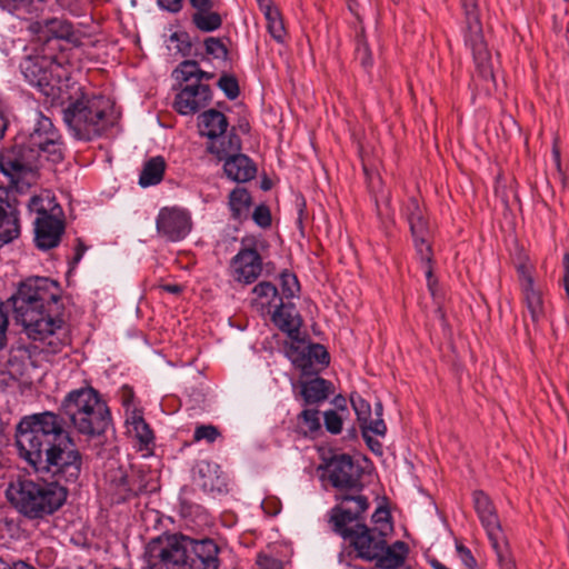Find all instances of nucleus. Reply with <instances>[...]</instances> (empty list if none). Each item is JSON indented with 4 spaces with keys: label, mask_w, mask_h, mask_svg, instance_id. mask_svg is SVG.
Returning a JSON list of instances; mask_svg holds the SVG:
<instances>
[{
    "label": "nucleus",
    "mask_w": 569,
    "mask_h": 569,
    "mask_svg": "<svg viewBox=\"0 0 569 569\" xmlns=\"http://www.w3.org/2000/svg\"><path fill=\"white\" fill-rule=\"evenodd\" d=\"M389 512L386 509L379 508L372 516L375 522L388 521Z\"/></svg>",
    "instance_id": "57"
},
{
    "label": "nucleus",
    "mask_w": 569,
    "mask_h": 569,
    "mask_svg": "<svg viewBox=\"0 0 569 569\" xmlns=\"http://www.w3.org/2000/svg\"><path fill=\"white\" fill-rule=\"evenodd\" d=\"M6 128H0V138H2Z\"/></svg>",
    "instance_id": "63"
},
{
    "label": "nucleus",
    "mask_w": 569,
    "mask_h": 569,
    "mask_svg": "<svg viewBox=\"0 0 569 569\" xmlns=\"http://www.w3.org/2000/svg\"><path fill=\"white\" fill-rule=\"evenodd\" d=\"M68 98L70 101L62 110L63 121L77 140H93L112 126L113 108L109 99L82 92Z\"/></svg>",
    "instance_id": "3"
},
{
    "label": "nucleus",
    "mask_w": 569,
    "mask_h": 569,
    "mask_svg": "<svg viewBox=\"0 0 569 569\" xmlns=\"http://www.w3.org/2000/svg\"><path fill=\"white\" fill-rule=\"evenodd\" d=\"M227 177L237 182H246L254 178L257 169L246 154L237 153L224 161Z\"/></svg>",
    "instance_id": "28"
},
{
    "label": "nucleus",
    "mask_w": 569,
    "mask_h": 569,
    "mask_svg": "<svg viewBox=\"0 0 569 569\" xmlns=\"http://www.w3.org/2000/svg\"><path fill=\"white\" fill-rule=\"evenodd\" d=\"M16 446L20 457L53 483H73L81 473L82 456L54 412L23 417L17 426Z\"/></svg>",
    "instance_id": "1"
},
{
    "label": "nucleus",
    "mask_w": 569,
    "mask_h": 569,
    "mask_svg": "<svg viewBox=\"0 0 569 569\" xmlns=\"http://www.w3.org/2000/svg\"><path fill=\"white\" fill-rule=\"evenodd\" d=\"M280 287L286 298H293L300 289L297 277L288 271L280 274Z\"/></svg>",
    "instance_id": "41"
},
{
    "label": "nucleus",
    "mask_w": 569,
    "mask_h": 569,
    "mask_svg": "<svg viewBox=\"0 0 569 569\" xmlns=\"http://www.w3.org/2000/svg\"><path fill=\"white\" fill-rule=\"evenodd\" d=\"M219 436V431L216 427L209 426H199L194 430L193 438L196 441L207 440L208 442H213Z\"/></svg>",
    "instance_id": "50"
},
{
    "label": "nucleus",
    "mask_w": 569,
    "mask_h": 569,
    "mask_svg": "<svg viewBox=\"0 0 569 569\" xmlns=\"http://www.w3.org/2000/svg\"><path fill=\"white\" fill-rule=\"evenodd\" d=\"M402 216L409 224L411 234H429L425 210L416 198L408 199L402 208Z\"/></svg>",
    "instance_id": "30"
},
{
    "label": "nucleus",
    "mask_w": 569,
    "mask_h": 569,
    "mask_svg": "<svg viewBox=\"0 0 569 569\" xmlns=\"http://www.w3.org/2000/svg\"><path fill=\"white\" fill-rule=\"evenodd\" d=\"M13 2H24L26 0H12Z\"/></svg>",
    "instance_id": "64"
},
{
    "label": "nucleus",
    "mask_w": 569,
    "mask_h": 569,
    "mask_svg": "<svg viewBox=\"0 0 569 569\" xmlns=\"http://www.w3.org/2000/svg\"><path fill=\"white\" fill-rule=\"evenodd\" d=\"M156 228L157 232L166 240L181 241L191 232V214L183 208L163 207L157 216Z\"/></svg>",
    "instance_id": "13"
},
{
    "label": "nucleus",
    "mask_w": 569,
    "mask_h": 569,
    "mask_svg": "<svg viewBox=\"0 0 569 569\" xmlns=\"http://www.w3.org/2000/svg\"><path fill=\"white\" fill-rule=\"evenodd\" d=\"M298 386L300 388V396L306 406L319 405L326 401L333 392L332 383L321 377L301 380Z\"/></svg>",
    "instance_id": "27"
},
{
    "label": "nucleus",
    "mask_w": 569,
    "mask_h": 569,
    "mask_svg": "<svg viewBox=\"0 0 569 569\" xmlns=\"http://www.w3.org/2000/svg\"><path fill=\"white\" fill-rule=\"evenodd\" d=\"M170 42L176 43V50L181 53V56H189L191 52V42L189 34L186 32H174L170 37Z\"/></svg>",
    "instance_id": "49"
},
{
    "label": "nucleus",
    "mask_w": 569,
    "mask_h": 569,
    "mask_svg": "<svg viewBox=\"0 0 569 569\" xmlns=\"http://www.w3.org/2000/svg\"><path fill=\"white\" fill-rule=\"evenodd\" d=\"M191 21L197 29L203 32L216 31L222 24L221 16L213 9H204L193 12Z\"/></svg>",
    "instance_id": "35"
},
{
    "label": "nucleus",
    "mask_w": 569,
    "mask_h": 569,
    "mask_svg": "<svg viewBox=\"0 0 569 569\" xmlns=\"http://www.w3.org/2000/svg\"><path fill=\"white\" fill-rule=\"evenodd\" d=\"M260 8L263 10L267 8V6H270V0H257Z\"/></svg>",
    "instance_id": "62"
},
{
    "label": "nucleus",
    "mask_w": 569,
    "mask_h": 569,
    "mask_svg": "<svg viewBox=\"0 0 569 569\" xmlns=\"http://www.w3.org/2000/svg\"><path fill=\"white\" fill-rule=\"evenodd\" d=\"M258 569H284V561L271 551H261L257 555Z\"/></svg>",
    "instance_id": "40"
},
{
    "label": "nucleus",
    "mask_w": 569,
    "mask_h": 569,
    "mask_svg": "<svg viewBox=\"0 0 569 569\" xmlns=\"http://www.w3.org/2000/svg\"><path fill=\"white\" fill-rule=\"evenodd\" d=\"M158 6L171 13H177L182 9L183 0H157Z\"/></svg>",
    "instance_id": "53"
},
{
    "label": "nucleus",
    "mask_w": 569,
    "mask_h": 569,
    "mask_svg": "<svg viewBox=\"0 0 569 569\" xmlns=\"http://www.w3.org/2000/svg\"><path fill=\"white\" fill-rule=\"evenodd\" d=\"M457 550L460 553L462 561L465 562L466 566L472 567L476 565V560L468 548L463 546H458Z\"/></svg>",
    "instance_id": "55"
},
{
    "label": "nucleus",
    "mask_w": 569,
    "mask_h": 569,
    "mask_svg": "<svg viewBox=\"0 0 569 569\" xmlns=\"http://www.w3.org/2000/svg\"><path fill=\"white\" fill-rule=\"evenodd\" d=\"M253 221L261 228H268L271 224V213L267 206L256 207L252 213Z\"/></svg>",
    "instance_id": "51"
},
{
    "label": "nucleus",
    "mask_w": 569,
    "mask_h": 569,
    "mask_svg": "<svg viewBox=\"0 0 569 569\" xmlns=\"http://www.w3.org/2000/svg\"><path fill=\"white\" fill-rule=\"evenodd\" d=\"M118 493L122 499H127L129 496L136 493L134 489L129 486L128 478L123 475L120 477V482L118 485Z\"/></svg>",
    "instance_id": "54"
},
{
    "label": "nucleus",
    "mask_w": 569,
    "mask_h": 569,
    "mask_svg": "<svg viewBox=\"0 0 569 569\" xmlns=\"http://www.w3.org/2000/svg\"><path fill=\"white\" fill-rule=\"evenodd\" d=\"M127 433L137 441L140 451H150L154 445V435L143 418L142 410H130L126 416Z\"/></svg>",
    "instance_id": "25"
},
{
    "label": "nucleus",
    "mask_w": 569,
    "mask_h": 569,
    "mask_svg": "<svg viewBox=\"0 0 569 569\" xmlns=\"http://www.w3.org/2000/svg\"><path fill=\"white\" fill-rule=\"evenodd\" d=\"M521 293L531 320L538 322L545 315L543 300L540 288L535 284L531 269L526 263L517 267Z\"/></svg>",
    "instance_id": "21"
},
{
    "label": "nucleus",
    "mask_w": 569,
    "mask_h": 569,
    "mask_svg": "<svg viewBox=\"0 0 569 569\" xmlns=\"http://www.w3.org/2000/svg\"><path fill=\"white\" fill-rule=\"evenodd\" d=\"M34 161L36 157L32 153L26 156L21 148L4 150L0 153V171L11 179H19L33 169Z\"/></svg>",
    "instance_id": "24"
},
{
    "label": "nucleus",
    "mask_w": 569,
    "mask_h": 569,
    "mask_svg": "<svg viewBox=\"0 0 569 569\" xmlns=\"http://www.w3.org/2000/svg\"><path fill=\"white\" fill-rule=\"evenodd\" d=\"M162 289L173 295L181 292V287L179 284H164L162 286Z\"/></svg>",
    "instance_id": "60"
},
{
    "label": "nucleus",
    "mask_w": 569,
    "mask_h": 569,
    "mask_svg": "<svg viewBox=\"0 0 569 569\" xmlns=\"http://www.w3.org/2000/svg\"><path fill=\"white\" fill-rule=\"evenodd\" d=\"M228 120L226 116L214 109H210L204 111L199 117V129L201 134L206 136L210 139L221 136L227 132L228 129Z\"/></svg>",
    "instance_id": "31"
},
{
    "label": "nucleus",
    "mask_w": 569,
    "mask_h": 569,
    "mask_svg": "<svg viewBox=\"0 0 569 569\" xmlns=\"http://www.w3.org/2000/svg\"><path fill=\"white\" fill-rule=\"evenodd\" d=\"M251 196L246 188L238 187L229 196V208L233 219L243 220L249 217Z\"/></svg>",
    "instance_id": "33"
},
{
    "label": "nucleus",
    "mask_w": 569,
    "mask_h": 569,
    "mask_svg": "<svg viewBox=\"0 0 569 569\" xmlns=\"http://www.w3.org/2000/svg\"><path fill=\"white\" fill-rule=\"evenodd\" d=\"M412 238H413L417 254L419 256L421 262L425 264L423 268H425V273L428 278L429 287H431L430 279L432 276V271H431L429 263L431 261L432 252H431V247L428 241L429 234H412Z\"/></svg>",
    "instance_id": "37"
},
{
    "label": "nucleus",
    "mask_w": 569,
    "mask_h": 569,
    "mask_svg": "<svg viewBox=\"0 0 569 569\" xmlns=\"http://www.w3.org/2000/svg\"><path fill=\"white\" fill-rule=\"evenodd\" d=\"M211 100V89L208 84L196 83L186 86L177 93L173 107L182 116L194 114Z\"/></svg>",
    "instance_id": "20"
},
{
    "label": "nucleus",
    "mask_w": 569,
    "mask_h": 569,
    "mask_svg": "<svg viewBox=\"0 0 569 569\" xmlns=\"http://www.w3.org/2000/svg\"><path fill=\"white\" fill-rule=\"evenodd\" d=\"M461 6L468 30L466 42L470 46L477 69L483 79H492L491 56L482 36L477 0H461Z\"/></svg>",
    "instance_id": "10"
},
{
    "label": "nucleus",
    "mask_w": 569,
    "mask_h": 569,
    "mask_svg": "<svg viewBox=\"0 0 569 569\" xmlns=\"http://www.w3.org/2000/svg\"><path fill=\"white\" fill-rule=\"evenodd\" d=\"M271 319L279 330L284 332L291 340H297L300 336L302 319L293 303L280 301L279 305H276Z\"/></svg>",
    "instance_id": "26"
},
{
    "label": "nucleus",
    "mask_w": 569,
    "mask_h": 569,
    "mask_svg": "<svg viewBox=\"0 0 569 569\" xmlns=\"http://www.w3.org/2000/svg\"><path fill=\"white\" fill-rule=\"evenodd\" d=\"M340 505L331 510L333 530L340 536L349 533L350 523L357 521L369 507L368 499L362 495H341Z\"/></svg>",
    "instance_id": "15"
},
{
    "label": "nucleus",
    "mask_w": 569,
    "mask_h": 569,
    "mask_svg": "<svg viewBox=\"0 0 569 569\" xmlns=\"http://www.w3.org/2000/svg\"><path fill=\"white\" fill-rule=\"evenodd\" d=\"M28 208L37 213L34 219V243L40 250L57 247L64 232V223L56 214L59 207L49 196H34L30 199Z\"/></svg>",
    "instance_id": "8"
},
{
    "label": "nucleus",
    "mask_w": 569,
    "mask_h": 569,
    "mask_svg": "<svg viewBox=\"0 0 569 569\" xmlns=\"http://www.w3.org/2000/svg\"><path fill=\"white\" fill-rule=\"evenodd\" d=\"M362 429L363 437L367 438L369 433L375 436H385L387 432V426L382 418L371 419L369 418L363 425L360 426Z\"/></svg>",
    "instance_id": "48"
},
{
    "label": "nucleus",
    "mask_w": 569,
    "mask_h": 569,
    "mask_svg": "<svg viewBox=\"0 0 569 569\" xmlns=\"http://www.w3.org/2000/svg\"><path fill=\"white\" fill-rule=\"evenodd\" d=\"M284 353L302 376L317 373V365L325 367L330 361L329 353L322 345L306 343L300 336L284 345Z\"/></svg>",
    "instance_id": "12"
},
{
    "label": "nucleus",
    "mask_w": 569,
    "mask_h": 569,
    "mask_svg": "<svg viewBox=\"0 0 569 569\" xmlns=\"http://www.w3.org/2000/svg\"><path fill=\"white\" fill-rule=\"evenodd\" d=\"M121 403L124 409V417L128 416L130 410H142L134 403L133 391L129 387H123L121 392Z\"/></svg>",
    "instance_id": "52"
},
{
    "label": "nucleus",
    "mask_w": 569,
    "mask_h": 569,
    "mask_svg": "<svg viewBox=\"0 0 569 569\" xmlns=\"http://www.w3.org/2000/svg\"><path fill=\"white\" fill-rule=\"evenodd\" d=\"M18 200L6 189H0V244H8L21 233Z\"/></svg>",
    "instance_id": "16"
},
{
    "label": "nucleus",
    "mask_w": 569,
    "mask_h": 569,
    "mask_svg": "<svg viewBox=\"0 0 569 569\" xmlns=\"http://www.w3.org/2000/svg\"><path fill=\"white\" fill-rule=\"evenodd\" d=\"M193 479L196 485L204 492L220 495L228 491L227 478L216 463L209 461L199 462L196 467Z\"/></svg>",
    "instance_id": "23"
},
{
    "label": "nucleus",
    "mask_w": 569,
    "mask_h": 569,
    "mask_svg": "<svg viewBox=\"0 0 569 569\" xmlns=\"http://www.w3.org/2000/svg\"><path fill=\"white\" fill-rule=\"evenodd\" d=\"M62 412L83 435L103 433L110 421L109 409L91 387L70 391L61 403Z\"/></svg>",
    "instance_id": "6"
},
{
    "label": "nucleus",
    "mask_w": 569,
    "mask_h": 569,
    "mask_svg": "<svg viewBox=\"0 0 569 569\" xmlns=\"http://www.w3.org/2000/svg\"><path fill=\"white\" fill-rule=\"evenodd\" d=\"M218 87L223 91L227 98L233 100L239 96V84L234 77L223 74L218 81Z\"/></svg>",
    "instance_id": "47"
},
{
    "label": "nucleus",
    "mask_w": 569,
    "mask_h": 569,
    "mask_svg": "<svg viewBox=\"0 0 569 569\" xmlns=\"http://www.w3.org/2000/svg\"><path fill=\"white\" fill-rule=\"evenodd\" d=\"M253 293L260 300V305L262 307H276V305H279L280 301H282V298L279 296L277 288L271 282H259L257 286H254Z\"/></svg>",
    "instance_id": "38"
},
{
    "label": "nucleus",
    "mask_w": 569,
    "mask_h": 569,
    "mask_svg": "<svg viewBox=\"0 0 569 569\" xmlns=\"http://www.w3.org/2000/svg\"><path fill=\"white\" fill-rule=\"evenodd\" d=\"M351 405L360 426L369 420L371 417V407L368 401L362 399L360 396H351Z\"/></svg>",
    "instance_id": "43"
},
{
    "label": "nucleus",
    "mask_w": 569,
    "mask_h": 569,
    "mask_svg": "<svg viewBox=\"0 0 569 569\" xmlns=\"http://www.w3.org/2000/svg\"><path fill=\"white\" fill-rule=\"evenodd\" d=\"M61 289L57 281L32 277L21 282L13 296L16 319L36 348L48 355L62 352L70 343V330L61 317Z\"/></svg>",
    "instance_id": "2"
},
{
    "label": "nucleus",
    "mask_w": 569,
    "mask_h": 569,
    "mask_svg": "<svg viewBox=\"0 0 569 569\" xmlns=\"http://www.w3.org/2000/svg\"><path fill=\"white\" fill-rule=\"evenodd\" d=\"M473 503L477 515L488 535L493 550L500 563H508V552L505 535L496 512V509L489 497L482 491L473 493Z\"/></svg>",
    "instance_id": "11"
},
{
    "label": "nucleus",
    "mask_w": 569,
    "mask_h": 569,
    "mask_svg": "<svg viewBox=\"0 0 569 569\" xmlns=\"http://www.w3.org/2000/svg\"><path fill=\"white\" fill-rule=\"evenodd\" d=\"M84 251H86V247L81 242H79L76 248V254H74L76 262H79L81 260Z\"/></svg>",
    "instance_id": "59"
},
{
    "label": "nucleus",
    "mask_w": 569,
    "mask_h": 569,
    "mask_svg": "<svg viewBox=\"0 0 569 569\" xmlns=\"http://www.w3.org/2000/svg\"><path fill=\"white\" fill-rule=\"evenodd\" d=\"M407 546L402 541H396L391 546L385 542L381 553L375 559L377 567L383 569H397L402 566L407 555Z\"/></svg>",
    "instance_id": "32"
},
{
    "label": "nucleus",
    "mask_w": 569,
    "mask_h": 569,
    "mask_svg": "<svg viewBox=\"0 0 569 569\" xmlns=\"http://www.w3.org/2000/svg\"><path fill=\"white\" fill-rule=\"evenodd\" d=\"M19 69L23 79L52 102H64L70 79L69 63L36 51L23 57Z\"/></svg>",
    "instance_id": "4"
},
{
    "label": "nucleus",
    "mask_w": 569,
    "mask_h": 569,
    "mask_svg": "<svg viewBox=\"0 0 569 569\" xmlns=\"http://www.w3.org/2000/svg\"><path fill=\"white\" fill-rule=\"evenodd\" d=\"M253 241H242V248L230 261L231 278L242 284L254 282L262 272V258L253 246Z\"/></svg>",
    "instance_id": "14"
},
{
    "label": "nucleus",
    "mask_w": 569,
    "mask_h": 569,
    "mask_svg": "<svg viewBox=\"0 0 569 569\" xmlns=\"http://www.w3.org/2000/svg\"><path fill=\"white\" fill-rule=\"evenodd\" d=\"M191 8L196 11L204 9H213V0H189Z\"/></svg>",
    "instance_id": "56"
},
{
    "label": "nucleus",
    "mask_w": 569,
    "mask_h": 569,
    "mask_svg": "<svg viewBox=\"0 0 569 569\" xmlns=\"http://www.w3.org/2000/svg\"><path fill=\"white\" fill-rule=\"evenodd\" d=\"M30 31L37 34L39 41L51 39L66 40L73 46L81 44V37L72 24L66 20L53 18L46 21H37L30 24Z\"/></svg>",
    "instance_id": "18"
},
{
    "label": "nucleus",
    "mask_w": 569,
    "mask_h": 569,
    "mask_svg": "<svg viewBox=\"0 0 569 569\" xmlns=\"http://www.w3.org/2000/svg\"><path fill=\"white\" fill-rule=\"evenodd\" d=\"M323 422L327 431L332 435H339L342 430L343 420L336 410L325 411Z\"/></svg>",
    "instance_id": "46"
},
{
    "label": "nucleus",
    "mask_w": 569,
    "mask_h": 569,
    "mask_svg": "<svg viewBox=\"0 0 569 569\" xmlns=\"http://www.w3.org/2000/svg\"><path fill=\"white\" fill-rule=\"evenodd\" d=\"M36 122L28 138L27 148L36 159L43 158L52 163H59L64 158L66 147L59 130L50 118L41 112L36 113Z\"/></svg>",
    "instance_id": "9"
},
{
    "label": "nucleus",
    "mask_w": 569,
    "mask_h": 569,
    "mask_svg": "<svg viewBox=\"0 0 569 569\" xmlns=\"http://www.w3.org/2000/svg\"><path fill=\"white\" fill-rule=\"evenodd\" d=\"M7 497L22 515L38 519L58 510L67 499V490L52 481L22 479L9 486Z\"/></svg>",
    "instance_id": "5"
},
{
    "label": "nucleus",
    "mask_w": 569,
    "mask_h": 569,
    "mask_svg": "<svg viewBox=\"0 0 569 569\" xmlns=\"http://www.w3.org/2000/svg\"><path fill=\"white\" fill-rule=\"evenodd\" d=\"M356 57L365 68L372 64V56L369 44L362 34L358 36L357 39Z\"/></svg>",
    "instance_id": "45"
},
{
    "label": "nucleus",
    "mask_w": 569,
    "mask_h": 569,
    "mask_svg": "<svg viewBox=\"0 0 569 569\" xmlns=\"http://www.w3.org/2000/svg\"><path fill=\"white\" fill-rule=\"evenodd\" d=\"M382 410H383L382 403L380 401L376 402L375 412L378 418H382Z\"/></svg>",
    "instance_id": "61"
},
{
    "label": "nucleus",
    "mask_w": 569,
    "mask_h": 569,
    "mask_svg": "<svg viewBox=\"0 0 569 569\" xmlns=\"http://www.w3.org/2000/svg\"><path fill=\"white\" fill-rule=\"evenodd\" d=\"M190 537L164 535L152 539L144 549L148 569H184L189 559Z\"/></svg>",
    "instance_id": "7"
},
{
    "label": "nucleus",
    "mask_w": 569,
    "mask_h": 569,
    "mask_svg": "<svg viewBox=\"0 0 569 569\" xmlns=\"http://www.w3.org/2000/svg\"><path fill=\"white\" fill-rule=\"evenodd\" d=\"M208 151L214 154L219 160H227L228 158L237 154L241 149L240 138L237 133H222L216 138L210 139L207 147Z\"/></svg>",
    "instance_id": "29"
},
{
    "label": "nucleus",
    "mask_w": 569,
    "mask_h": 569,
    "mask_svg": "<svg viewBox=\"0 0 569 569\" xmlns=\"http://www.w3.org/2000/svg\"><path fill=\"white\" fill-rule=\"evenodd\" d=\"M214 78V73L212 72H208V71H203L199 68V71H198V76H197V81L200 82L202 80H211Z\"/></svg>",
    "instance_id": "58"
},
{
    "label": "nucleus",
    "mask_w": 569,
    "mask_h": 569,
    "mask_svg": "<svg viewBox=\"0 0 569 569\" xmlns=\"http://www.w3.org/2000/svg\"><path fill=\"white\" fill-rule=\"evenodd\" d=\"M329 479L339 489H359L360 477L350 456H335L329 463Z\"/></svg>",
    "instance_id": "22"
},
{
    "label": "nucleus",
    "mask_w": 569,
    "mask_h": 569,
    "mask_svg": "<svg viewBox=\"0 0 569 569\" xmlns=\"http://www.w3.org/2000/svg\"><path fill=\"white\" fill-rule=\"evenodd\" d=\"M164 169L166 162L162 157H153L149 159L141 170L139 184L141 187L158 184L163 178Z\"/></svg>",
    "instance_id": "34"
},
{
    "label": "nucleus",
    "mask_w": 569,
    "mask_h": 569,
    "mask_svg": "<svg viewBox=\"0 0 569 569\" xmlns=\"http://www.w3.org/2000/svg\"><path fill=\"white\" fill-rule=\"evenodd\" d=\"M298 422L306 436H316L321 431L320 412L317 409H305L298 415Z\"/></svg>",
    "instance_id": "39"
},
{
    "label": "nucleus",
    "mask_w": 569,
    "mask_h": 569,
    "mask_svg": "<svg viewBox=\"0 0 569 569\" xmlns=\"http://www.w3.org/2000/svg\"><path fill=\"white\" fill-rule=\"evenodd\" d=\"M263 12L267 20V29L270 36L277 42H283L286 38V29L279 11L271 6H267V8L263 9Z\"/></svg>",
    "instance_id": "36"
},
{
    "label": "nucleus",
    "mask_w": 569,
    "mask_h": 569,
    "mask_svg": "<svg viewBox=\"0 0 569 569\" xmlns=\"http://www.w3.org/2000/svg\"><path fill=\"white\" fill-rule=\"evenodd\" d=\"M220 549L216 541L210 538H190L189 559L184 569H219Z\"/></svg>",
    "instance_id": "17"
},
{
    "label": "nucleus",
    "mask_w": 569,
    "mask_h": 569,
    "mask_svg": "<svg viewBox=\"0 0 569 569\" xmlns=\"http://www.w3.org/2000/svg\"><path fill=\"white\" fill-rule=\"evenodd\" d=\"M342 537L349 539L358 556L367 560L376 559L381 553L385 545L381 533L376 535L367 526L360 523L349 529V533Z\"/></svg>",
    "instance_id": "19"
},
{
    "label": "nucleus",
    "mask_w": 569,
    "mask_h": 569,
    "mask_svg": "<svg viewBox=\"0 0 569 569\" xmlns=\"http://www.w3.org/2000/svg\"><path fill=\"white\" fill-rule=\"evenodd\" d=\"M206 53L214 59H227L228 50L220 39L209 37L204 40Z\"/></svg>",
    "instance_id": "44"
},
{
    "label": "nucleus",
    "mask_w": 569,
    "mask_h": 569,
    "mask_svg": "<svg viewBox=\"0 0 569 569\" xmlns=\"http://www.w3.org/2000/svg\"><path fill=\"white\" fill-rule=\"evenodd\" d=\"M198 71L199 64L197 61L184 60L178 66V68L174 70V73L177 74V79L189 81L193 78L197 80Z\"/></svg>",
    "instance_id": "42"
}]
</instances>
